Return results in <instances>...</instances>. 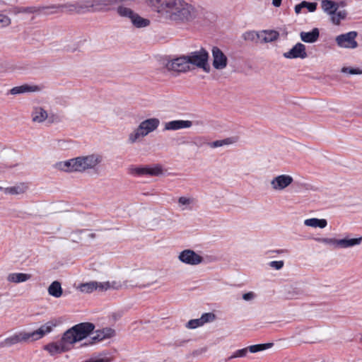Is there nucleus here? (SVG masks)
Returning <instances> with one entry per match:
<instances>
[{
	"label": "nucleus",
	"mask_w": 362,
	"mask_h": 362,
	"mask_svg": "<svg viewBox=\"0 0 362 362\" xmlns=\"http://www.w3.org/2000/svg\"><path fill=\"white\" fill-rule=\"evenodd\" d=\"M255 297V294L253 292H248V293H244L243 295V298L245 300H251L254 299Z\"/></svg>",
	"instance_id": "de8ad7c7"
},
{
	"label": "nucleus",
	"mask_w": 362,
	"mask_h": 362,
	"mask_svg": "<svg viewBox=\"0 0 362 362\" xmlns=\"http://www.w3.org/2000/svg\"><path fill=\"white\" fill-rule=\"evenodd\" d=\"M339 6L340 5L341 6H345L346 5V2L345 1H341L339 4H338Z\"/></svg>",
	"instance_id": "3c124183"
},
{
	"label": "nucleus",
	"mask_w": 362,
	"mask_h": 362,
	"mask_svg": "<svg viewBox=\"0 0 362 362\" xmlns=\"http://www.w3.org/2000/svg\"><path fill=\"white\" fill-rule=\"evenodd\" d=\"M160 16L177 24H187L196 18L197 11L185 0H165Z\"/></svg>",
	"instance_id": "f03ea898"
},
{
	"label": "nucleus",
	"mask_w": 362,
	"mask_h": 362,
	"mask_svg": "<svg viewBox=\"0 0 362 362\" xmlns=\"http://www.w3.org/2000/svg\"><path fill=\"white\" fill-rule=\"evenodd\" d=\"M192 126V122L189 120H172L164 124L165 131H177L183 129H189Z\"/></svg>",
	"instance_id": "f3484780"
},
{
	"label": "nucleus",
	"mask_w": 362,
	"mask_h": 362,
	"mask_svg": "<svg viewBox=\"0 0 362 362\" xmlns=\"http://www.w3.org/2000/svg\"><path fill=\"white\" fill-rule=\"evenodd\" d=\"M11 23V19L9 16L0 13V28H4L9 26Z\"/></svg>",
	"instance_id": "a19ab883"
},
{
	"label": "nucleus",
	"mask_w": 362,
	"mask_h": 362,
	"mask_svg": "<svg viewBox=\"0 0 362 362\" xmlns=\"http://www.w3.org/2000/svg\"><path fill=\"white\" fill-rule=\"evenodd\" d=\"M164 68L172 72L186 73L191 71L186 54L166 60Z\"/></svg>",
	"instance_id": "6e6552de"
},
{
	"label": "nucleus",
	"mask_w": 362,
	"mask_h": 362,
	"mask_svg": "<svg viewBox=\"0 0 362 362\" xmlns=\"http://www.w3.org/2000/svg\"><path fill=\"white\" fill-rule=\"evenodd\" d=\"M357 33L351 31L336 37L337 45L341 48L355 49L358 47V42L356 40Z\"/></svg>",
	"instance_id": "1a4fd4ad"
},
{
	"label": "nucleus",
	"mask_w": 362,
	"mask_h": 362,
	"mask_svg": "<svg viewBox=\"0 0 362 362\" xmlns=\"http://www.w3.org/2000/svg\"><path fill=\"white\" fill-rule=\"evenodd\" d=\"M29 185L25 182H18L15 185L4 187L0 186V191L5 194L22 195L27 192Z\"/></svg>",
	"instance_id": "2eb2a0df"
},
{
	"label": "nucleus",
	"mask_w": 362,
	"mask_h": 362,
	"mask_svg": "<svg viewBox=\"0 0 362 362\" xmlns=\"http://www.w3.org/2000/svg\"><path fill=\"white\" fill-rule=\"evenodd\" d=\"M108 284L98 283L97 281H89L86 283L80 284L77 286V289L82 293H90L93 291H106L107 290Z\"/></svg>",
	"instance_id": "dca6fc26"
},
{
	"label": "nucleus",
	"mask_w": 362,
	"mask_h": 362,
	"mask_svg": "<svg viewBox=\"0 0 362 362\" xmlns=\"http://www.w3.org/2000/svg\"><path fill=\"white\" fill-rule=\"evenodd\" d=\"M103 162V155L93 153L57 162L54 165V168L57 170L68 173H85L90 171H98Z\"/></svg>",
	"instance_id": "f257e3e1"
},
{
	"label": "nucleus",
	"mask_w": 362,
	"mask_h": 362,
	"mask_svg": "<svg viewBox=\"0 0 362 362\" xmlns=\"http://www.w3.org/2000/svg\"><path fill=\"white\" fill-rule=\"evenodd\" d=\"M56 325V323L53 321H49L41 325L37 330L33 331L35 341L42 339L46 334L50 333Z\"/></svg>",
	"instance_id": "6ab92c4d"
},
{
	"label": "nucleus",
	"mask_w": 362,
	"mask_h": 362,
	"mask_svg": "<svg viewBox=\"0 0 362 362\" xmlns=\"http://www.w3.org/2000/svg\"><path fill=\"white\" fill-rule=\"evenodd\" d=\"M152 283H153V281H151V282H148V283H146V284H142V286H148V285L151 284Z\"/></svg>",
	"instance_id": "603ef678"
},
{
	"label": "nucleus",
	"mask_w": 362,
	"mask_h": 362,
	"mask_svg": "<svg viewBox=\"0 0 362 362\" xmlns=\"http://www.w3.org/2000/svg\"><path fill=\"white\" fill-rule=\"evenodd\" d=\"M20 343L22 342H32L35 341V336L33 332H21L18 333Z\"/></svg>",
	"instance_id": "c9c22d12"
},
{
	"label": "nucleus",
	"mask_w": 362,
	"mask_h": 362,
	"mask_svg": "<svg viewBox=\"0 0 362 362\" xmlns=\"http://www.w3.org/2000/svg\"><path fill=\"white\" fill-rule=\"evenodd\" d=\"M293 182L292 176L287 174L279 175L271 180V189L274 192H281L289 187Z\"/></svg>",
	"instance_id": "9b49d317"
},
{
	"label": "nucleus",
	"mask_w": 362,
	"mask_h": 362,
	"mask_svg": "<svg viewBox=\"0 0 362 362\" xmlns=\"http://www.w3.org/2000/svg\"><path fill=\"white\" fill-rule=\"evenodd\" d=\"M284 262L282 260L272 261V262H269V267L272 269H275V270H279V269H282V267H284Z\"/></svg>",
	"instance_id": "49530a36"
},
{
	"label": "nucleus",
	"mask_w": 362,
	"mask_h": 362,
	"mask_svg": "<svg viewBox=\"0 0 362 362\" xmlns=\"http://www.w3.org/2000/svg\"><path fill=\"white\" fill-rule=\"evenodd\" d=\"M145 4L161 16L165 9V0H144Z\"/></svg>",
	"instance_id": "bb28decb"
},
{
	"label": "nucleus",
	"mask_w": 362,
	"mask_h": 362,
	"mask_svg": "<svg viewBox=\"0 0 362 362\" xmlns=\"http://www.w3.org/2000/svg\"><path fill=\"white\" fill-rule=\"evenodd\" d=\"M321 6L323 11L329 16L331 14H333L334 11H337L339 4L331 0H322Z\"/></svg>",
	"instance_id": "c85d7f7f"
},
{
	"label": "nucleus",
	"mask_w": 362,
	"mask_h": 362,
	"mask_svg": "<svg viewBox=\"0 0 362 362\" xmlns=\"http://www.w3.org/2000/svg\"><path fill=\"white\" fill-rule=\"evenodd\" d=\"M361 341H362V338L361 339Z\"/></svg>",
	"instance_id": "6e6d98bb"
},
{
	"label": "nucleus",
	"mask_w": 362,
	"mask_h": 362,
	"mask_svg": "<svg viewBox=\"0 0 362 362\" xmlns=\"http://www.w3.org/2000/svg\"><path fill=\"white\" fill-rule=\"evenodd\" d=\"M304 6H308V10L310 12H314L317 8V4L315 2H307L303 1L300 4L295 6L296 13L299 14L301 12V10L304 8Z\"/></svg>",
	"instance_id": "f704fd0d"
},
{
	"label": "nucleus",
	"mask_w": 362,
	"mask_h": 362,
	"mask_svg": "<svg viewBox=\"0 0 362 362\" xmlns=\"http://www.w3.org/2000/svg\"><path fill=\"white\" fill-rule=\"evenodd\" d=\"M187 55L189 69L191 70L197 68L202 69L206 73H209L211 67L209 64V53L202 48L199 50L191 52Z\"/></svg>",
	"instance_id": "39448f33"
},
{
	"label": "nucleus",
	"mask_w": 362,
	"mask_h": 362,
	"mask_svg": "<svg viewBox=\"0 0 362 362\" xmlns=\"http://www.w3.org/2000/svg\"><path fill=\"white\" fill-rule=\"evenodd\" d=\"M202 325H203L201 317H200V318H198V319L190 320L187 323L186 327L187 328H189V329H195V328H197V327H201Z\"/></svg>",
	"instance_id": "79ce46f5"
},
{
	"label": "nucleus",
	"mask_w": 362,
	"mask_h": 362,
	"mask_svg": "<svg viewBox=\"0 0 362 362\" xmlns=\"http://www.w3.org/2000/svg\"><path fill=\"white\" fill-rule=\"evenodd\" d=\"M30 278V274L25 273H11L8 277L7 280L10 282L21 283L28 280Z\"/></svg>",
	"instance_id": "72a5a7b5"
},
{
	"label": "nucleus",
	"mask_w": 362,
	"mask_h": 362,
	"mask_svg": "<svg viewBox=\"0 0 362 362\" xmlns=\"http://www.w3.org/2000/svg\"><path fill=\"white\" fill-rule=\"evenodd\" d=\"M212 65L216 70L225 69L228 63L226 54L218 47H213L211 49Z\"/></svg>",
	"instance_id": "f8f14e48"
},
{
	"label": "nucleus",
	"mask_w": 362,
	"mask_h": 362,
	"mask_svg": "<svg viewBox=\"0 0 362 362\" xmlns=\"http://www.w3.org/2000/svg\"><path fill=\"white\" fill-rule=\"evenodd\" d=\"M34 11V8L31 7L27 8H21L17 11L18 13H33Z\"/></svg>",
	"instance_id": "09e8293b"
},
{
	"label": "nucleus",
	"mask_w": 362,
	"mask_h": 362,
	"mask_svg": "<svg viewBox=\"0 0 362 362\" xmlns=\"http://www.w3.org/2000/svg\"><path fill=\"white\" fill-rule=\"evenodd\" d=\"M160 121L157 117L146 118L139 122L127 136V143L134 144L141 142L148 134L156 131L160 126Z\"/></svg>",
	"instance_id": "7ed1b4c3"
},
{
	"label": "nucleus",
	"mask_w": 362,
	"mask_h": 362,
	"mask_svg": "<svg viewBox=\"0 0 362 362\" xmlns=\"http://www.w3.org/2000/svg\"><path fill=\"white\" fill-rule=\"evenodd\" d=\"M303 224L307 227L323 229L327 227V221L325 218H310L305 219Z\"/></svg>",
	"instance_id": "4be33fe9"
},
{
	"label": "nucleus",
	"mask_w": 362,
	"mask_h": 362,
	"mask_svg": "<svg viewBox=\"0 0 362 362\" xmlns=\"http://www.w3.org/2000/svg\"><path fill=\"white\" fill-rule=\"evenodd\" d=\"M71 348V344L64 339V334L61 340L57 342H52L45 346L44 349L47 351L52 356L66 352Z\"/></svg>",
	"instance_id": "ddd939ff"
},
{
	"label": "nucleus",
	"mask_w": 362,
	"mask_h": 362,
	"mask_svg": "<svg viewBox=\"0 0 362 362\" xmlns=\"http://www.w3.org/2000/svg\"><path fill=\"white\" fill-rule=\"evenodd\" d=\"M347 11L346 10L337 11L329 16L330 21L336 25H339L341 21L346 18Z\"/></svg>",
	"instance_id": "473e14b6"
},
{
	"label": "nucleus",
	"mask_w": 362,
	"mask_h": 362,
	"mask_svg": "<svg viewBox=\"0 0 362 362\" xmlns=\"http://www.w3.org/2000/svg\"><path fill=\"white\" fill-rule=\"evenodd\" d=\"M163 173V168L160 165L156 164L152 166H139L134 167L130 169V173L133 175L143 176H158Z\"/></svg>",
	"instance_id": "9d476101"
},
{
	"label": "nucleus",
	"mask_w": 362,
	"mask_h": 362,
	"mask_svg": "<svg viewBox=\"0 0 362 362\" xmlns=\"http://www.w3.org/2000/svg\"><path fill=\"white\" fill-rule=\"evenodd\" d=\"M238 141V136L228 137L221 140H216L209 143V146L212 148L229 146L235 144Z\"/></svg>",
	"instance_id": "cd10ccee"
},
{
	"label": "nucleus",
	"mask_w": 362,
	"mask_h": 362,
	"mask_svg": "<svg viewBox=\"0 0 362 362\" xmlns=\"http://www.w3.org/2000/svg\"><path fill=\"white\" fill-rule=\"evenodd\" d=\"M115 11L118 16L122 18H127L129 21L131 20L134 11L125 6L119 5L115 8Z\"/></svg>",
	"instance_id": "2f4dec72"
},
{
	"label": "nucleus",
	"mask_w": 362,
	"mask_h": 362,
	"mask_svg": "<svg viewBox=\"0 0 362 362\" xmlns=\"http://www.w3.org/2000/svg\"><path fill=\"white\" fill-rule=\"evenodd\" d=\"M315 240L334 249H346L360 245L362 242V237L356 238L346 237L342 239H337L334 238H316Z\"/></svg>",
	"instance_id": "0eeeda50"
},
{
	"label": "nucleus",
	"mask_w": 362,
	"mask_h": 362,
	"mask_svg": "<svg viewBox=\"0 0 362 362\" xmlns=\"http://www.w3.org/2000/svg\"><path fill=\"white\" fill-rule=\"evenodd\" d=\"M273 346L272 343H267V344H255L248 346V351L251 353H257L258 351H261L263 350H265L267 349H269Z\"/></svg>",
	"instance_id": "e433bc0d"
},
{
	"label": "nucleus",
	"mask_w": 362,
	"mask_h": 362,
	"mask_svg": "<svg viewBox=\"0 0 362 362\" xmlns=\"http://www.w3.org/2000/svg\"><path fill=\"white\" fill-rule=\"evenodd\" d=\"M215 319H216V315H215V314H214L212 313H204L201 317V320L202 321L203 325H204L205 323H207V322H213L214 320H215Z\"/></svg>",
	"instance_id": "37998d69"
},
{
	"label": "nucleus",
	"mask_w": 362,
	"mask_h": 362,
	"mask_svg": "<svg viewBox=\"0 0 362 362\" xmlns=\"http://www.w3.org/2000/svg\"><path fill=\"white\" fill-rule=\"evenodd\" d=\"M32 120L36 123L45 122L48 117L47 111L41 107H35L32 112Z\"/></svg>",
	"instance_id": "393cba45"
},
{
	"label": "nucleus",
	"mask_w": 362,
	"mask_h": 362,
	"mask_svg": "<svg viewBox=\"0 0 362 362\" xmlns=\"http://www.w3.org/2000/svg\"><path fill=\"white\" fill-rule=\"evenodd\" d=\"M132 25L136 28H144L148 27L151 21L148 18H143L139 13L134 12L131 20Z\"/></svg>",
	"instance_id": "a878e982"
},
{
	"label": "nucleus",
	"mask_w": 362,
	"mask_h": 362,
	"mask_svg": "<svg viewBox=\"0 0 362 362\" xmlns=\"http://www.w3.org/2000/svg\"><path fill=\"white\" fill-rule=\"evenodd\" d=\"M177 259L180 262L190 266H197L216 260L215 257L212 256H202L201 252H195L191 249H185L181 251L178 254Z\"/></svg>",
	"instance_id": "423d86ee"
},
{
	"label": "nucleus",
	"mask_w": 362,
	"mask_h": 362,
	"mask_svg": "<svg viewBox=\"0 0 362 362\" xmlns=\"http://www.w3.org/2000/svg\"><path fill=\"white\" fill-rule=\"evenodd\" d=\"M103 284H108L107 289H109V288L120 289L123 287V286L125 285L124 283H122L121 281H113L112 282H110V281L103 282Z\"/></svg>",
	"instance_id": "c03bdc74"
},
{
	"label": "nucleus",
	"mask_w": 362,
	"mask_h": 362,
	"mask_svg": "<svg viewBox=\"0 0 362 362\" xmlns=\"http://www.w3.org/2000/svg\"><path fill=\"white\" fill-rule=\"evenodd\" d=\"M20 343L18 333L13 334L11 337L6 338L2 343V346H11L12 345Z\"/></svg>",
	"instance_id": "58836bf2"
},
{
	"label": "nucleus",
	"mask_w": 362,
	"mask_h": 362,
	"mask_svg": "<svg viewBox=\"0 0 362 362\" xmlns=\"http://www.w3.org/2000/svg\"><path fill=\"white\" fill-rule=\"evenodd\" d=\"M260 41L267 43L276 40L279 38V33L274 30H264L259 32Z\"/></svg>",
	"instance_id": "b1692460"
},
{
	"label": "nucleus",
	"mask_w": 362,
	"mask_h": 362,
	"mask_svg": "<svg viewBox=\"0 0 362 362\" xmlns=\"http://www.w3.org/2000/svg\"><path fill=\"white\" fill-rule=\"evenodd\" d=\"M320 36V31L318 28H313L309 32H301L300 37L302 41L306 43H313L316 42Z\"/></svg>",
	"instance_id": "5701e85b"
},
{
	"label": "nucleus",
	"mask_w": 362,
	"mask_h": 362,
	"mask_svg": "<svg viewBox=\"0 0 362 362\" xmlns=\"http://www.w3.org/2000/svg\"><path fill=\"white\" fill-rule=\"evenodd\" d=\"M243 37L245 40L247 41H255L256 40L259 39L260 40V35L259 32L256 31H248L243 34Z\"/></svg>",
	"instance_id": "ea45409f"
},
{
	"label": "nucleus",
	"mask_w": 362,
	"mask_h": 362,
	"mask_svg": "<svg viewBox=\"0 0 362 362\" xmlns=\"http://www.w3.org/2000/svg\"><path fill=\"white\" fill-rule=\"evenodd\" d=\"M248 352V348H244L237 350L228 359H232L238 357H245Z\"/></svg>",
	"instance_id": "a18cd8bd"
},
{
	"label": "nucleus",
	"mask_w": 362,
	"mask_h": 362,
	"mask_svg": "<svg viewBox=\"0 0 362 362\" xmlns=\"http://www.w3.org/2000/svg\"><path fill=\"white\" fill-rule=\"evenodd\" d=\"M195 200L191 197H180L177 200V204L181 210H190L194 204Z\"/></svg>",
	"instance_id": "c756f323"
},
{
	"label": "nucleus",
	"mask_w": 362,
	"mask_h": 362,
	"mask_svg": "<svg viewBox=\"0 0 362 362\" xmlns=\"http://www.w3.org/2000/svg\"><path fill=\"white\" fill-rule=\"evenodd\" d=\"M341 72L346 75H361L362 69L358 67L343 66Z\"/></svg>",
	"instance_id": "4c0bfd02"
},
{
	"label": "nucleus",
	"mask_w": 362,
	"mask_h": 362,
	"mask_svg": "<svg viewBox=\"0 0 362 362\" xmlns=\"http://www.w3.org/2000/svg\"><path fill=\"white\" fill-rule=\"evenodd\" d=\"M84 2L83 3H66L64 4H60L57 6V8L61 11H69V12H76V13H84L85 8Z\"/></svg>",
	"instance_id": "412c9836"
},
{
	"label": "nucleus",
	"mask_w": 362,
	"mask_h": 362,
	"mask_svg": "<svg viewBox=\"0 0 362 362\" xmlns=\"http://www.w3.org/2000/svg\"><path fill=\"white\" fill-rule=\"evenodd\" d=\"M233 285H234V286L240 285V284H233Z\"/></svg>",
	"instance_id": "864d4df0"
},
{
	"label": "nucleus",
	"mask_w": 362,
	"mask_h": 362,
	"mask_svg": "<svg viewBox=\"0 0 362 362\" xmlns=\"http://www.w3.org/2000/svg\"><path fill=\"white\" fill-rule=\"evenodd\" d=\"M303 7L308 9V6H304Z\"/></svg>",
	"instance_id": "5fc2aeb1"
},
{
	"label": "nucleus",
	"mask_w": 362,
	"mask_h": 362,
	"mask_svg": "<svg viewBox=\"0 0 362 362\" xmlns=\"http://www.w3.org/2000/svg\"><path fill=\"white\" fill-rule=\"evenodd\" d=\"M47 291L50 296L54 298H59L63 293L61 284L58 281H53L48 287Z\"/></svg>",
	"instance_id": "7c9ffc66"
},
{
	"label": "nucleus",
	"mask_w": 362,
	"mask_h": 362,
	"mask_svg": "<svg viewBox=\"0 0 362 362\" xmlns=\"http://www.w3.org/2000/svg\"><path fill=\"white\" fill-rule=\"evenodd\" d=\"M281 1L282 0H272V4L275 6V7H279L280 6L281 4Z\"/></svg>",
	"instance_id": "8fccbe9b"
},
{
	"label": "nucleus",
	"mask_w": 362,
	"mask_h": 362,
	"mask_svg": "<svg viewBox=\"0 0 362 362\" xmlns=\"http://www.w3.org/2000/svg\"><path fill=\"white\" fill-rule=\"evenodd\" d=\"M41 88L37 85L23 84L19 86L13 87L10 93L12 95L22 94L25 93L39 92Z\"/></svg>",
	"instance_id": "aec40b11"
},
{
	"label": "nucleus",
	"mask_w": 362,
	"mask_h": 362,
	"mask_svg": "<svg viewBox=\"0 0 362 362\" xmlns=\"http://www.w3.org/2000/svg\"><path fill=\"white\" fill-rule=\"evenodd\" d=\"M95 329L91 322H81L69 329L64 333V339L72 346L77 341L86 339Z\"/></svg>",
	"instance_id": "20e7f679"
},
{
	"label": "nucleus",
	"mask_w": 362,
	"mask_h": 362,
	"mask_svg": "<svg viewBox=\"0 0 362 362\" xmlns=\"http://www.w3.org/2000/svg\"><path fill=\"white\" fill-rule=\"evenodd\" d=\"M115 334V332L112 328H104L102 329H98L95 332V335L93 337H91L89 342L85 343V345L93 344L105 339L110 338L113 337Z\"/></svg>",
	"instance_id": "a211bd4d"
},
{
	"label": "nucleus",
	"mask_w": 362,
	"mask_h": 362,
	"mask_svg": "<svg viewBox=\"0 0 362 362\" xmlns=\"http://www.w3.org/2000/svg\"><path fill=\"white\" fill-rule=\"evenodd\" d=\"M286 59H304L308 57L306 47L305 45L298 42L291 49L283 54Z\"/></svg>",
	"instance_id": "4468645a"
}]
</instances>
